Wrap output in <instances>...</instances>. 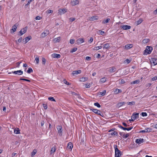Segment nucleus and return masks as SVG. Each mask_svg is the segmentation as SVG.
Returning a JSON list of instances; mask_svg holds the SVG:
<instances>
[{"label":"nucleus","instance_id":"f257e3e1","mask_svg":"<svg viewBox=\"0 0 157 157\" xmlns=\"http://www.w3.org/2000/svg\"><path fill=\"white\" fill-rule=\"evenodd\" d=\"M115 149V157H120L121 155V152L117 147V146L116 145L114 147Z\"/></svg>","mask_w":157,"mask_h":157},{"label":"nucleus","instance_id":"f03ea898","mask_svg":"<svg viewBox=\"0 0 157 157\" xmlns=\"http://www.w3.org/2000/svg\"><path fill=\"white\" fill-rule=\"evenodd\" d=\"M152 49L153 48L151 47L147 46L146 49L144 51V54L147 55L150 54L151 53Z\"/></svg>","mask_w":157,"mask_h":157},{"label":"nucleus","instance_id":"7ed1b4c3","mask_svg":"<svg viewBox=\"0 0 157 157\" xmlns=\"http://www.w3.org/2000/svg\"><path fill=\"white\" fill-rule=\"evenodd\" d=\"M139 113H133L131 117L132 121H134L137 118H139Z\"/></svg>","mask_w":157,"mask_h":157},{"label":"nucleus","instance_id":"20e7f679","mask_svg":"<svg viewBox=\"0 0 157 157\" xmlns=\"http://www.w3.org/2000/svg\"><path fill=\"white\" fill-rule=\"evenodd\" d=\"M150 62L151 64H153L154 66H155L157 64V59L151 58L150 59Z\"/></svg>","mask_w":157,"mask_h":157},{"label":"nucleus","instance_id":"39448f33","mask_svg":"<svg viewBox=\"0 0 157 157\" xmlns=\"http://www.w3.org/2000/svg\"><path fill=\"white\" fill-rule=\"evenodd\" d=\"M120 28L123 30H126L130 29L131 28V27L130 26L128 25H122L120 26Z\"/></svg>","mask_w":157,"mask_h":157},{"label":"nucleus","instance_id":"423d86ee","mask_svg":"<svg viewBox=\"0 0 157 157\" xmlns=\"http://www.w3.org/2000/svg\"><path fill=\"white\" fill-rule=\"evenodd\" d=\"M57 130L58 132L59 133V135L61 136L62 135V128L61 126H58L56 127Z\"/></svg>","mask_w":157,"mask_h":157},{"label":"nucleus","instance_id":"0eeeda50","mask_svg":"<svg viewBox=\"0 0 157 157\" xmlns=\"http://www.w3.org/2000/svg\"><path fill=\"white\" fill-rule=\"evenodd\" d=\"M67 11V9H60L58 11V13L60 15L63 14Z\"/></svg>","mask_w":157,"mask_h":157},{"label":"nucleus","instance_id":"6e6552de","mask_svg":"<svg viewBox=\"0 0 157 157\" xmlns=\"http://www.w3.org/2000/svg\"><path fill=\"white\" fill-rule=\"evenodd\" d=\"M27 27H26L25 28L21 29L20 31L19 32V33L21 34V35H22L24 33H25L27 31Z\"/></svg>","mask_w":157,"mask_h":157},{"label":"nucleus","instance_id":"1a4fd4ad","mask_svg":"<svg viewBox=\"0 0 157 157\" xmlns=\"http://www.w3.org/2000/svg\"><path fill=\"white\" fill-rule=\"evenodd\" d=\"M144 141V140L143 139L141 138L137 139L135 141L136 143L140 144L143 143Z\"/></svg>","mask_w":157,"mask_h":157},{"label":"nucleus","instance_id":"9d476101","mask_svg":"<svg viewBox=\"0 0 157 157\" xmlns=\"http://www.w3.org/2000/svg\"><path fill=\"white\" fill-rule=\"evenodd\" d=\"M98 19V17L97 16H94L89 18V20L92 21L95 20H97Z\"/></svg>","mask_w":157,"mask_h":157},{"label":"nucleus","instance_id":"9b49d317","mask_svg":"<svg viewBox=\"0 0 157 157\" xmlns=\"http://www.w3.org/2000/svg\"><path fill=\"white\" fill-rule=\"evenodd\" d=\"M91 110L96 114H98L100 115H101V111L100 110H98L97 109H91Z\"/></svg>","mask_w":157,"mask_h":157},{"label":"nucleus","instance_id":"f8f14e48","mask_svg":"<svg viewBox=\"0 0 157 157\" xmlns=\"http://www.w3.org/2000/svg\"><path fill=\"white\" fill-rule=\"evenodd\" d=\"M13 73L14 74H17L19 75H22L23 73V72L22 71L20 70L13 71Z\"/></svg>","mask_w":157,"mask_h":157},{"label":"nucleus","instance_id":"ddd939ff","mask_svg":"<svg viewBox=\"0 0 157 157\" xmlns=\"http://www.w3.org/2000/svg\"><path fill=\"white\" fill-rule=\"evenodd\" d=\"M49 33V32L48 31H44L41 33V36L42 37H44L48 34Z\"/></svg>","mask_w":157,"mask_h":157},{"label":"nucleus","instance_id":"4468645a","mask_svg":"<svg viewBox=\"0 0 157 157\" xmlns=\"http://www.w3.org/2000/svg\"><path fill=\"white\" fill-rule=\"evenodd\" d=\"M71 5L74 6L76 5H77L79 3V1L78 0H75L72 1L71 2Z\"/></svg>","mask_w":157,"mask_h":157},{"label":"nucleus","instance_id":"2eb2a0df","mask_svg":"<svg viewBox=\"0 0 157 157\" xmlns=\"http://www.w3.org/2000/svg\"><path fill=\"white\" fill-rule=\"evenodd\" d=\"M151 129H150L148 128H147L145 129L144 130H141L140 131V132H150L151 131Z\"/></svg>","mask_w":157,"mask_h":157},{"label":"nucleus","instance_id":"dca6fc26","mask_svg":"<svg viewBox=\"0 0 157 157\" xmlns=\"http://www.w3.org/2000/svg\"><path fill=\"white\" fill-rule=\"evenodd\" d=\"M52 57L53 58H59L60 57V55L58 54L54 53L52 55Z\"/></svg>","mask_w":157,"mask_h":157},{"label":"nucleus","instance_id":"f3484780","mask_svg":"<svg viewBox=\"0 0 157 157\" xmlns=\"http://www.w3.org/2000/svg\"><path fill=\"white\" fill-rule=\"evenodd\" d=\"M108 71L110 73L114 72L116 71V68L114 67H112L109 68Z\"/></svg>","mask_w":157,"mask_h":157},{"label":"nucleus","instance_id":"a211bd4d","mask_svg":"<svg viewBox=\"0 0 157 157\" xmlns=\"http://www.w3.org/2000/svg\"><path fill=\"white\" fill-rule=\"evenodd\" d=\"M133 47V45L132 44H128L124 46V48L125 49L128 50L131 48H132Z\"/></svg>","mask_w":157,"mask_h":157},{"label":"nucleus","instance_id":"6ab92c4d","mask_svg":"<svg viewBox=\"0 0 157 157\" xmlns=\"http://www.w3.org/2000/svg\"><path fill=\"white\" fill-rule=\"evenodd\" d=\"M81 73V70H78V71H73L72 74L73 75H77Z\"/></svg>","mask_w":157,"mask_h":157},{"label":"nucleus","instance_id":"aec40b11","mask_svg":"<svg viewBox=\"0 0 157 157\" xmlns=\"http://www.w3.org/2000/svg\"><path fill=\"white\" fill-rule=\"evenodd\" d=\"M77 44H81L84 42L83 38H79L78 39L77 41Z\"/></svg>","mask_w":157,"mask_h":157},{"label":"nucleus","instance_id":"412c9836","mask_svg":"<svg viewBox=\"0 0 157 157\" xmlns=\"http://www.w3.org/2000/svg\"><path fill=\"white\" fill-rule=\"evenodd\" d=\"M60 37H59L54 38L53 41L54 43L59 42L60 41Z\"/></svg>","mask_w":157,"mask_h":157},{"label":"nucleus","instance_id":"4be33fe9","mask_svg":"<svg viewBox=\"0 0 157 157\" xmlns=\"http://www.w3.org/2000/svg\"><path fill=\"white\" fill-rule=\"evenodd\" d=\"M125 102L121 101L118 103L117 104V107L119 108L121 106H122L123 105L125 104Z\"/></svg>","mask_w":157,"mask_h":157},{"label":"nucleus","instance_id":"5701e85b","mask_svg":"<svg viewBox=\"0 0 157 157\" xmlns=\"http://www.w3.org/2000/svg\"><path fill=\"white\" fill-rule=\"evenodd\" d=\"M110 47V45L109 43H106L104 44L103 46V49H108Z\"/></svg>","mask_w":157,"mask_h":157},{"label":"nucleus","instance_id":"b1692460","mask_svg":"<svg viewBox=\"0 0 157 157\" xmlns=\"http://www.w3.org/2000/svg\"><path fill=\"white\" fill-rule=\"evenodd\" d=\"M32 38L31 36H28L26 37L25 39V43L28 42Z\"/></svg>","mask_w":157,"mask_h":157},{"label":"nucleus","instance_id":"393cba45","mask_svg":"<svg viewBox=\"0 0 157 157\" xmlns=\"http://www.w3.org/2000/svg\"><path fill=\"white\" fill-rule=\"evenodd\" d=\"M73 145L71 142H69L67 145V147L69 149H72L73 147Z\"/></svg>","mask_w":157,"mask_h":157},{"label":"nucleus","instance_id":"a878e982","mask_svg":"<svg viewBox=\"0 0 157 157\" xmlns=\"http://www.w3.org/2000/svg\"><path fill=\"white\" fill-rule=\"evenodd\" d=\"M56 147H52L50 151V154H52L54 153L56 151Z\"/></svg>","mask_w":157,"mask_h":157},{"label":"nucleus","instance_id":"bb28decb","mask_svg":"<svg viewBox=\"0 0 157 157\" xmlns=\"http://www.w3.org/2000/svg\"><path fill=\"white\" fill-rule=\"evenodd\" d=\"M88 79V78L86 77H83L81 78L80 79V81L82 82H84L87 81Z\"/></svg>","mask_w":157,"mask_h":157},{"label":"nucleus","instance_id":"cd10ccee","mask_svg":"<svg viewBox=\"0 0 157 157\" xmlns=\"http://www.w3.org/2000/svg\"><path fill=\"white\" fill-rule=\"evenodd\" d=\"M17 26L16 25H14L12 26V28L11 29V31H12L13 32V33L15 32L17 29Z\"/></svg>","mask_w":157,"mask_h":157},{"label":"nucleus","instance_id":"c85d7f7f","mask_svg":"<svg viewBox=\"0 0 157 157\" xmlns=\"http://www.w3.org/2000/svg\"><path fill=\"white\" fill-rule=\"evenodd\" d=\"M37 152L36 150V149H34L33 150V151L31 153V155L32 157H33Z\"/></svg>","mask_w":157,"mask_h":157},{"label":"nucleus","instance_id":"c756f323","mask_svg":"<svg viewBox=\"0 0 157 157\" xmlns=\"http://www.w3.org/2000/svg\"><path fill=\"white\" fill-rule=\"evenodd\" d=\"M110 20V19L109 18H107L105 20H104L102 22L103 24H106L109 22V21Z\"/></svg>","mask_w":157,"mask_h":157},{"label":"nucleus","instance_id":"7c9ffc66","mask_svg":"<svg viewBox=\"0 0 157 157\" xmlns=\"http://www.w3.org/2000/svg\"><path fill=\"white\" fill-rule=\"evenodd\" d=\"M121 91H122L121 90L119 89H116L114 91L115 93L116 94H117L119 93H121Z\"/></svg>","mask_w":157,"mask_h":157},{"label":"nucleus","instance_id":"2f4dec72","mask_svg":"<svg viewBox=\"0 0 157 157\" xmlns=\"http://www.w3.org/2000/svg\"><path fill=\"white\" fill-rule=\"evenodd\" d=\"M106 81V79L105 77H103L100 80V82L102 83L105 82Z\"/></svg>","mask_w":157,"mask_h":157},{"label":"nucleus","instance_id":"473e14b6","mask_svg":"<svg viewBox=\"0 0 157 157\" xmlns=\"http://www.w3.org/2000/svg\"><path fill=\"white\" fill-rule=\"evenodd\" d=\"M14 132L16 134H18L20 133V131L19 130V129L17 128V129L15 128L14 129Z\"/></svg>","mask_w":157,"mask_h":157},{"label":"nucleus","instance_id":"72a5a7b5","mask_svg":"<svg viewBox=\"0 0 157 157\" xmlns=\"http://www.w3.org/2000/svg\"><path fill=\"white\" fill-rule=\"evenodd\" d=\"M102 46H98L97 47H95L94 48V50H98L99 49H101L102 48Z\"/></svg>","mask_w":157,"mask_h":157},{"label":"nucleus","instance_id":"f704fd0d","mask_svg":"<svg viewBox=\"0 0 157 157\" xmlns=\"http://www.w3.org/2000/svg\"><path fill=\"white\" fill-rule=\"evenodd\" d=\"M110 134L112 136L114 135L117 136L118 135V133L116 131H114L113 132H111L110 133Z\"/></svg>","mask_w":157,"mask_h":157},{"label":"nucleus","instance_id":"c9c22d12","mask_svg":"<svg viewBox=\"0 0 157 157\" xmlns=\"http://www.w3.org/2000/svg\"><path fill=\"white\" fill-rule=\"evenodd\" d=\"M33 71L32 68L31 67H29L27 71V72L29 74H30L31 72H33Z\"/></svg>","mask_w":157,"mask_h":157},{"label":"nucleus","instance_id":"e433bc0d","mask_svg":"<svg viewBox=\"0 0 157 157\" xmlns=\"http://www.w3.org/2000/svg\"><path fill=\"white\" fill-rule=\"evenodd\" d=\"M140 82V80L139 79L136 80L134 81H133L132 82V84H138Z\"/></svg>","mask_w":157,"mask_h":157},{"label":"nucleus","instance_id":"4c0bfd02","mask_svg":"<svg viewBox=\"0 0 157 157\" xmlns=\"http://www.w3.org/2000/svg\"><path fill=\"white\" fill-rule=\"evenodd\" d=\"M48 99L49 100L51 101H56L54 99V98L53 97H48Z\"/></svg>","mask_w":157,"mask_h":157},{"label":"nucleus","instance_id":"58836bf2","mask_svg":"<svg viewBox=\"0 0 157 157\" xmlns=\"http://www.w3.org/2000/svg\"><path fill=\"white\" fill-rule=\"evenodd\" d=\"M77 50V48H74L71 49L70 51V52L71 53L74 52H76Z\"/></svg>","mask_w":157,"mask_h":157},{"label":"nucleus","instance_id":"ea45409f","mask_svg":"<svg viewBox=\"0 0 157 157\" xmlns=\"http://www.w3.org/2000/svg\"><path fill=\"white\" fill-rule=\"evenodd\" d=\"M131 60L127 59L124 61V63H127V64H128L131 62Z\"/></svg>","mask_w":157,"mask_h":157},{"label":"nucleus","instance_id":"a19ab883","mask_svg":"<svg viewBox=\"0 0 157 157\" xmlns=\"http://www.w3.org/2000/svg\"><path fill=\"white\" fill-rule=\"evenodd\" d=\"M128 105H135V101H132L131 102H129L128 103Z\"/></svg>","mask_w":157,"mask_h":157},{"label":"nucleus","instance_id":"79ce46f5","mask_svg":"<svg viewBox=\"0 0 157 157\" xmlns=\"http://www.w3.org/2000/svg\"><path fill=\"white\" fill-rule=\"evenodd\" d=\"M35 60L36 61V63L38 64L39 63V57L38 56H36L35 58Z\"/></svg>","mask_w":157,"mask_h":157},{"label":"nucleus","instance_id":"37998d69","mask_svg":"<svg viewBox=\"0 0 157 157\" xmlns=\"http://www.w3.org/2000/svg\"><path fill=\"white\" fill-rule=\"evenodd\" d=\"M106 91L105 90H104L102 92H100V94L102 96L104 95L106 93Z\"/></svg>","mask_w":157,"mask_h":157},{"label":"nucleus","instance_id":"c03bdc74","mask_svg":"<svg viewBox=\"0 0 157 157\" xmlns=\"http://www.w3.org/2000/svg\"><path fill=\"white\" fill-rule=\"evenodd\" d=\"M141 115L143 117H146L147 115V113L146 112H142L141 114Z\"/></svg>","mask_w":157,"mask_h":157},{"label":"nucleus","instance_id":"a18cd8bd","mask_svg":"<svg viewBox=\"0 0 157 157\" xmlns=\"http://www.w3.org/2000/svg\"><path fill=\"white\" fill-rule=\"evenodd\" d=\"M46 62V59L44 58L43 57L42 58V63L44 65Z\"/></svg>","mask_w":157,"mask_h":157},{"label":"nucleus","instance_id":"49530a36","mask_svg":"<svg viewBox=\"0 0 157 157\" xmlns=\"http://www.w3.org/2000/svg\"><path fill=\"white\" fill-rule=\"evenodd\" d=\"M94 105L95 106H97L98 108L101 107L100 105L98 102L94 103Z\"/></svg>","mask_w":157,"mask_h":157},{"label":"nucleus","instance_id":"de8ad7c7","mask_svg":"<svg viewBox=\"0 0 157 157\" xmlns=\"http://www.w3.org/2000/svg\"><path fill=\"white\" fill-rule=\"evenodd\" d=\"M46 13H52L53 12V11L50 10H48L46 11Z\"/></svg>","mask_w":157,"mask_h":157},{"label":"nucleus","instance_id":"09e8293b","mask_svg":"<svg viewBox=\"0 0 157 157\" xmlns=\"http://www.w3.org/2000/svg\"><path fill=\"white\" fill-rule=\"evenodd\" d=\"M129 136V134L128 133L126 134H124L123 136V138H126Z\"/></svg>","mask_w":157,"mask_h":157},{"label":"nucleus","instance_id":"8fccbe9b","mask_svg":"<svg viewBox=\"0 0 157 157\" xmlns=\"http://www.w3.org/2000/svg\"><path fill=\"white\" fill-rule=\"evenodd\" d=\"M75 18H74V17H70L69 18V20L71 21V22H73V21H74L75 20Z\"/></svg>","mask_w":157,"mask_h":157},{"label":"nucleus","instance_id":"3c124183","mask_svg":"<svg viewBox=\"0 0 157 157\" xmlns=\"http://www.w3.org/2000/svg\"><path fill=\"white\" fill-rule=\"evenodd\" d=\"M142 22V19H140L139 20L137 21V25H139Z\"/></svg>","mask_w":157,"mask_h":157},{"label":"nucleus","instance_id":"603ef678","mask_svg":"<svg viewBox=\"0 0 157 157\" xmlns=\"http://www.w3.org/2000/svg\"><path fill=\"white\" fill-rule=\"evenodd\" d=\"M22 37H21L20 38H19L18 40H17L16 41L17 42L20 43L22 41Z\"/></svg>","mask_w":157,"mask_h":157},{"label":"nucleus","instance_id":"864d4df0","mask_svg":"<svg viewBox=\"0 0 157 157\" xmlns=\"http://www.w3.org/2000/svg\"><path fill=\"white\" fill-rule=\"evenodd\" d=\"M93 40H94V39H93V37H90V40L88 41V42H89V43H90L93 41Z\"/></svg>","mask_w":157,"mask_h":157},{"label":"nucleus","instance_id":"5fc2aeb1","mask_svg":"<svg viewBox=\"0 0 157 157\" xmlns=\"http://www.w3.org/2000/svg\"><path fill=\"white\" fill-rule=\"evenodd\" d=\"M149 41V39H145L143 40V42L144 43H147Z\"/></svg>","mask_w":157,"mask_h":157},{"label":"nucleus","instance_id":"6e6d98bb","mask_svg":"<svg viewBox=\"0 0 157 157\" xmlns=\"http://www.w3.org/2000/svg\"><path fill=\"white\" fill-rule=\"evenodd\" d=\"M90 87V84H85V87L86 88H89Z\"/></svg>","mask_w":157,"mask_h":157},{"label":"nucleus","instance_id":"4d7b16f0","mask_svg":"<svg viewBox=\"0 0 157 157\" xmlns=\"http://www.w3.org/2000/svg\"><path fill=\"white\" fill-rule=\"evenodd\" d=\"M43 106L44 107V108L45 109H47V105L44 104H43Z\"/></svg>","mask_w":157,"mask_h":157},{"label":"nucleus","instance_id":"13d9d810","mask_svg":"<svg viewBox=\"0 0 157 157\" xmlns=\"http://www.w3.org/2000/svg\"><path fill=\"white\" fill-rule=\"evenodd\" d=\"M20 80H23L25 81H27V82H30V80H29L28 79H25V78H21L20 79Z\"/></svg>","mask_w":157,"mask_h":157},{"label":"nucleus","instance_id":"bf43d9fd","mask_svg":"<svg viewBox=\"0 0 157 157\" xmlns=\"http://www.w3.org/2000/svg\"><path fill=\"white\" fill-rule=\"evenodd\" d=\"M157 79V76H155L151 78V80L153 81H155Z\"/></svg>","mask_w":157,"mask_h":157},{"label":"nucleus","instance_id":"052dcab7","mask_svg":"<svg viewBox=\"0 0 157 157\" xmlns=\"http://www.w3.org/2000/svg\"><path fill=\"white\" fill-rule=\"evenodd\" d=\"M74 41H75L74 40L71 39L70 40V43L71 44H73L74 43Z\"/></svg>","mask_w":157,"mask_h":157},{"label":"nucleus","instance_id":"680f3d73","mask_svg":"<svg viewBox=\"0 0 157 157\" xmlns=\"http://www.w3.org/2000/svg\"><path fill=\"white\" fill-rule=\"evenodd\" d=\"M91 59V58L90 56H86V60H88V61L90 60Z\"/></svg>","mask_w":157,"mask_h":157},{"label":"nucleus","instance_id":"e2e57ef3","mask_svg":"<svg viewBox=\"0 0 157 157\" xmlns=\"http://www.w3.org/2000/svg\"><path fill=\"white\" fill-rule=\"evenodd\" d=\"M42 18L41 17H40L39 16H37L36 17V20H40Z\"/></svg>","mask_w":157,"mask_h":157},{"label":"nucleus","instance_id":"0e129e2a","mask_svg":"<svg viewBox=\"0 0 157 157\" xmlns=\"http://www.w3.org/2000/svg\"><path fill=\"white\" fill-rule=\"evenodd\" d=\"M63 82L64 83L67 85H69L70 84L69 82H67L65 79L64 80Z\"/></svg>","mask_w":157,"mask_h":157},{"label":"nucleus","instance_id":"69168bd1","mask_svg":"<svg viewBox=\"0 0 157 157\" xmlns=\"http://www.w3.org/2000/svg\"><path fill=\"white\" fill-rule=\"evenodd\" d=\"M122 124L125 127H127L128 126H129V125L127 124L126 123L124 122H123L122 123Z\"/></svg>","mask_w":157,"mask_h":157},{"label":"nucleus","instance_id":"338daca9","mask_svg":"<svg viewBox=\"0 0 157 157\" xmlns=\"http://www.w3.org/2000/svg\"><path fill=\"white\" fill-rule=\"evenodd\" d=\"M132 128L133 127H130L129 128H126V130L129 131L131 130Z\"/></svg>","mask_w":157,"mask_h":157},{"label":"nucleus","instance_id":"774afa93","mask_svg":"<svg viewBox=\"0 0 157 157\" xmlns=\"http://www.w3.org/2000/svg\"><path fill=\"white\" fill-rule=\"evenodd\" d=\"M153 13L155 15H156L157 14V9H156L155 10H154L153 12Z\"/></svg>","mask_w":157,"mask_h":157}]
</instances>
